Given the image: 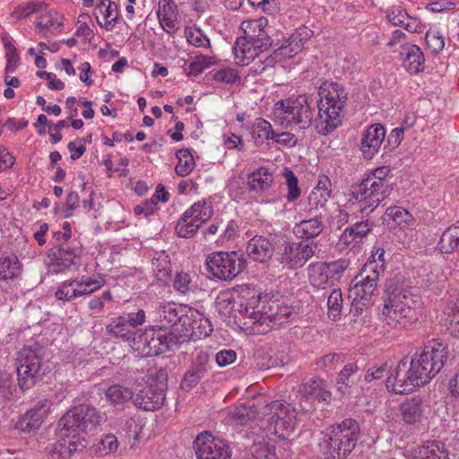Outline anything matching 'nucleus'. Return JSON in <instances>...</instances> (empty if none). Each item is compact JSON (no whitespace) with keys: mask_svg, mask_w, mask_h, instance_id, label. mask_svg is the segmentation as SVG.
<instances>
[{"mask_svg":"<svg viewBox=\"0 0 459 459\" xmlns=\"http://www.w3.org/2000/svg\"><path fill=\"white\" fill-rule=\"evenodd\" d=\"M219 300H233L234 304H238V310L240 314L254 319L253 324L259 327L264 320V313L266 311L265 306L263 305L259 309L261 292L248 284L240 285L234 289L232 294H222L219 297ZM235 305L232 306V308Z\"/></svg>","mask_w":459,"mask_h":459,"instance_id":"1a4fd4ad","label":"nucleus"},{"mask_svg":"<svg viewBox=\"0 0 459 459\" xmlns=\"http://www.w3.org/2000/svg\"><path fill=\"white\" fill-rule=\"evenodd\" d=\"M14 387L10 377L0 374V402L13 398Z\"/></svg>","mask_w":459,"mask_h":459,"instance_id":"69168bd1","label":"nucleus"},{"mask_svg":"<svg viewBox=\"0 0 459 459\" xmlns=\"http://www.w3.org/2000/svg\"><path fill=\"white\" fill-rule=\"evenodd\" d=\"M41 355L40 347H25L19 352L16 371L18 385L22 391L32 388L38 382L43 380L46 368Z\"/></svg>","mask_w":459,"mask_h":459,"instance_id":"6e6552de","label":"nucleus"},{"mask_svg":"<svg viewBox=\"0 0 459 459\" xmlns=\"http://www.w3.org/2000/svg\"><path fill=\"white\" fill-rule=\"evenodd\" d=\"M267 24L265 18L244 21L241 23L240 28L245 34V39H248L251 46L258 48L259 52L267 50L273 42L269 35L271 28H268Z\"/></svg>","mask_w":459,"mask_h":459,"instance_id":"a211bd4d","label":"nucleus"},{"mask_svg":"<svg viewBox=\"0 0 459 459\" xmlns=\"http://www.w3.org/2000/svg\"><path fill=\"white\" fill-rule=\"evenodd\" d=\"M376 290L377 287H374L372 282L368 285L367 283L355 284L351 290L354 295V301H356L357 304L359 301H369Z\"/></svg>","mask_w":459,"mask_h":459,"instance_id":"4d7b16f0","label":"nucleus"},{"mask_svg":"<svg viewBox=\"0 0 459 459\" xmlns=\"http://www.w3.org/2000/svg\"><path fill=\"white\" fill-rule=\"evenodd\" d=\"M314 255V250L307 241L289 242L284 246L280 262L289 269L301 267Z\"/></svg>","mask_w":459,"mask_h":459,"instance_id":"6ab92c4d","label":"nucleus"},{"mask_svg":"<svg viewBox=\"0 0 459 459\" xmlns=\"http://www.w3.org/2000/svg\"><path fill=\"white\" fill-rule=\"evenodd\" d=\"M388 22L394 26H403L410 18L406 10L401 6H392L385 11Z\"/></svg>","mask_w":459,"mask_h":459,"instance_id":"5fc2aeb1","label":"nucleus"},{"mask_svg":"<svg viewBox=\"0 0 459 459\" xmlns=\"http://www.w3.org/2000/svg\"><path fill=\"white\" fill-rule=\"evenodd\" d=\"M62 25V22L57 21V13L48 12V13L41 15L39 21L36 22L38 28L50 29L58 28Z\"/></svg>","mask_w":459,"mask_h":459,"instance_id":"338daca9","label":"nucleus"},{"mask_svg":"<svg viewBox=\"0 0 459 459\" xmlns=\"http://www.w3.org/2000/svg\"><path fill=\"white\" fill-rule=\"evenodd\" d=\"M105 395L112 405H121L130 400L134 401V394L131 389L119 384L109 386Z\"/></svg>","mask_w":459,"mask_h":459,"instance_id":"a19ab883","label":"nucleus"},{"mask_svg":"<svg viewBox=\"0 0 459 459\" xmlns=\"http://www.w3.org/2000/svg\"><path fill=\"white\" fill-rule=\"evenodd\" d=\"M359 367L356 362L346 364L336 379L337 391L342 394H350L353 385L352 376L357 373Z\"/></svg>","mask_w":459,"mask_h":459,"instance_id":"ea45409f","label":"nucleus"},{"mask_svg":"<svg viewBox=\"0 0 459 459\" xmlns=\"http://www.w3.org/2000/svg\"><path fill=\"white\" fill-rule=\"evenodd\" d=\"M330 180L328 178L319 180L317 186L314 188L308 196V204L311 208H323L331 195V190L328 189Z\"/></svg>","mask_w":459,"mask_h":459,"instance_id":"58836bf2","label":"nucleus"},{"mask_svg":"<svg viewBox=\"0 0 459 459\" xmlns=\"http://www.w3.org/2000/svg\"><path fill=\"white\" fill-rule=\"evenodd\" d=\"M393 189L377 184L376 179L366 178L361 182L351 185V196L354 201L361 203L360 212L368 215L390 195Z\"/></svg>","mask_w":459,"mask_h":459,"instance_id":"9d476101","label":"nucleus"},{"mask_svg":"<svg viewBox=\"0 0 459 459\" xmlns=\"http://www.w3.org/2000/svg\"><path fill=\"white\" fill-rule=\"evenodd\" d=\"M197 459H230V446L223 440L212 437L210 432L200 433L193 444Z\"/></svg>","mask_w":459,"mask_h":459,"instance_id":"dca6fc26","label":"nucleus"},{"mask_svg":"<svg viewBox=\"0 0 459 459\" xmlns=\"http://www.w3.org/2000/svg\"><path fill=\"white\" fill-rule=\"evenodd\" d=\"M385 137V130L379 124L372 125L366 130L360 145L361 152L366 159H371L378 152Z\"/></svg>","mask_w":459,"mask_h":459,"instance_id":"5701e85b","label":"nucleus"},{"mask_svg":"<svg viewBox=\"0 0 459 459\" xmlns=\"http://www.w3.org/2000/svg\"><path fill=\"white\" fill-rule=\"evenodd\" d=\"M206 265L214 277L230 281L246 268L247 258L237 251L216 252L208 256Z\"/></svg>","mask_w":459,"mask_h":459,"instance_id":"9b49d317","label":"nucleus"},{"mask_svg":"<svg viewBox=\"0 0 459 459\" xmlns=\"http://www.w3.org/2000/svg\"><path fill=\"white\" fill-rule=\"evenodd\" d=\"M371 225L368 220L357 222L352 227L345 230L344 237L348 238L349 236L351 238V240L358 241V239H361L369 232Z\"/></svg>","mask_w":459,"mask_h":459,"instance_id":"864d4df0","label":"nucleus"},{"mask_svg":"<svg viewBox=\"0 0 459 459\" xmlns=\"http://www.w3.org/2000/svg\"><path fill=\"white\" fill-rule=\"evenodd\" d=\"M273 183V174L264 167H260L248 174L247 177V186L250 192L264 193L272 186Z\"/></svg>","mask_w":459,"mask_h":459,"instance_id":"c756f323","label":"nucleus"},{"mask_svg":"<svg viewBox=\"0 0 459 459\" xmlns=\"http://www.w3.org/2000/svg\"><path fill=\"white\" fill-rule=\"evenodd\" d=\"M253 137L255 139L264 138L266 140L274 139L275 132L273 130L272 125L264 118H257L254 125Z\"/></svg>","mask_w":459,"mask_h":459,"instance_id":"3c124183","label":"nucleus"},{"mask_svg":"<svg viewBox=\"0 0 459 459\" xmlns=\"http://www.w3.org/2000/svg\"><path fill=\"white\" fill-rule=\"evenodd\" d=\"M46 450L49 459H70L65 443L62 438H59L56 443L50 444Z\"/></svg>","mask_w":459,"mask_h":459,"instance_id":"13d9d810","label":"nucleus"},{"mask_svg":"<svg viewBox=\"0 0 459 459\" xmlns=\"http://www.w3.org/2000/svg\"><path fill=\"white\" fill-rule=\"evenodd\" d=\"M103 284V281L94 280L92 278L82 280H70L63 281L55 292V297L58 300L72 301L76 298L89 295Z\"/></svg>","mask_w":459,"mask_h":459,"instance_id":"f3484780","label":"nucleus"},{"mask_svg":"<svg viewBox=\"0 0 459 459\" xmlns=\"http://www.w3.org/2000/svg\"><path fill=\"white\" fill-rule=\"evenodd\" d=\"M233 51L237 63L241 65H247L259 52L258 48L251 46L248 39H245V35L237 39Z\"/></svg>","mask_w":459,"mask_h":459,"instance_id":"72a5a7b5","label":"nucleus"},{"mask_svg":"<svg viewBox=\"0 0 459 459\" xmlns=\"http://www.w3.org/2000/svg\"><path fill=\"white\" fill-rule=\"evenodd\" d=\"M186 38L191 45L195 47H208L210 45L209 39L198 28H186Z\"/></svg>","mask_w":459,"mask_h":459,"instance_id":"6e6d98bb","label":"nucleus"},{"mask_svg":"<svg viewBox=\"0 0 459 459\" xmlns=\"http://www.w3.org/2000/svg\"><path fill=\"white\" fill-rule=\"evenodd\" d=\"M87 21H91V17L88 14H81L78 18V28L76 29L75 35L78 37H84L91 40L93 37L92 30L88 26Z\"/></svg>","mask_w":459,"mask_h":459,"instance_id":"774afa93","label":"nucleus"},{"mask_svg":"<svg viewBox=\"0 0 459 459\" xmlns=\"http://www.w3.org/2000/svg\"><path fill=\"white\" fill-rule=\"evenodd\" d=\"M160 322L159 328L160 330L175 327L178 324L183 326V318L186 315L182 314V308L175 303H168L159 307L157 311Z\"/></svg>","mask_w":459,"mask_h":459,"instance_id":"bb28decb","label":"nucleus"},{"mask_svg":"<svg viewBox=\"0 0 459 459\" xmlns=\"http://www.w3.org/2000/svg\"><path fill=\"white\" fill-rule=\"evenodd\" d=\"M292 315L293 309L290 307L281 306L276 302H273L264 313V320L260 331L265 333L275 327H281Z\"/></svg>","mask_w":459,"mask_h":459,"instance_id":"4be33fe9","label":"nucleus"},{"mask_svg":"<svg viewBox=\"0 0 459 459\" xmlns=\"http://www.w3.org/2000/svg\"><path fill=\"white\" fill-rule=\"evenodd\" d=\"M304 47V39L299 33H293L279 47L273 54L283 58H291L301 52Z\"/></svg>","mask_w":459,"mask_h":459,"instance_id":"4c0bfd02","label":"nucleus"},{"mask_svg":"<svg viewBox=\"0 0 459 459\" xmlns=\"http://www.w3.org/2000/svg\"><path fill=\"white\" fill-rule=\"evenodd\" d=\"M152 265L156 279L162 284H168L172 272L169 255L165 251L156 252Z\"/></svg>","mask_w":459,"mask_h":459,"instance_id":"2f4dec72","label":"nucleus"},{"mask_svg":"<svg viewBox=\"0 0 459 459\" xmlns=\"http://www.w3.org/2000/svg\"><path fill=\"white\" fill-rule=\"evenodd\" d=\"M349 265L350 261L347 259L314 264L309 266L310 283L322 290L332 287L342 278Z\"/></svg>","mask_w":459,"mask_h":459,"instance_id":"f8f14e48","label":"nucleus"},{"mask_svg":"<svg viewBox=\"0 0 459 459\" xmlns=\"http://www.w3.org/2000/svg\"><path fill=\"white\" fill-rule=\"evenodd\" d=\"M165 401L164 390L158 385H146L134 395V403L144 411L160 409Z\"/></svg>","mask_w":459,"mask_h":459,"instance_id":"412c9836","label":"nucleus"},{"mask_svg":"<svg viewBox=\"0 0 459 459\" xmlns=\"http://www.w3.org/2000/svg\"><path fill=\"white\" fill-rule=\"evenodd\" d=\"M400 412L406 424L420 422L423 415V400L420 396L407 399L400 405Z\"/></svg>","mask_w":459,"mask_h":459,"instance_id":"cd10ccee","label":"nucleus"},{"mask_svg":"<svg viewBox=\"0 0 459 459\" xmlns=\"http://www.w3.org/2000/svg\"><path fill=\"white\" fill-rule=\"evenodd\" d=\"M212 62L210 57L200 55L189 65V71L186 73L188 76H197L202 74L205 68H208Z\"/></svg>","mask_w":459,"mask_h":459,"instance_id":"052dcab7","label":"nucleus"},{"mask_svg":"<svg viewBox=\"0 0 459 459\" xmlns=\"http://www.w3.org/2000/svg\"><path fill=\"white\" fill-rule=\"evenodd\" d=\"M46 416L30 409L19 420L16 427L22 431L31 432L41 426Z\"/></svg>","mask_w":459,"mask_h":459,"instance_id":"a18cd8bd","label":"nucleus"},{"mask_svg":"<svg viewBox=\"0 0 459 459\" xmlns=\"http://www.w3.org/2000/svg\"><path fill=\"white\" fill-rule=\"evenodd\" d=\"M385 215L399 225L407 223V221L411 217L410 213L405 209L398 206L387 208Z\"/></svg>","mask_w":459,"mask_h":459,"instance_id":"0e129e2a","label":"nucleus"},{"mask_svg":"<svg viewBox=\"0 0 459 459\" xmlns=\"http://www.w3.org/2000/svg\"><path fill=\"white\" fill-rule=\"evenodd\" d=\"M177 5L173 0H160L157 15L160 25L167 32L177 30Z\"/></svg>","mask_w":459,"mask_h":459,"instance_id":"7c9ffc66","label":"nucleus"},{"mask_svg":"<svg viewBox=\"0 0 459 459\" xmlns=\"http://www.w3.org/2000/svg\"><path fill=\"white\" fill-rule=\"evenodd\" d=\"M449 356L448 345L440 339H432L425 342L411 360L423 385H426L441 371Z\"/></svg>","mask_w":459,"mask_h":459,"instance_id":"423d86ee","label":"nucleus"},{"mask_svg":"<svg viewBox=\"0 0 459 459\" xmlns=\"http://www.w3.org/2000/svg\"><path fill=\"white\" fill-rule=\"evenodd\" d=\"M425 39L428 48L433 54H438L445 47V39L437 32L427 31Z\"/></svg>","mask_w":459,"mask_h":459,"instance_id":"bf43d9fd","label":"nucleus"},{"mask_svg":"<svg viewBox=\"0 0 459 459\" xmlns=\"http://www.w3.org/2000/svg\"><path fill=\"white\" fill-rule=\"evenodd\" d=\"M377 267L378 265L376 261L368 263L363 272L355 278L357 281L355 284L367 283L368 285L372 282V285L377 287L379 280V271Z\"/></svg>","mask_w":459,"mask_h":459,"instance_id":"de8ad7c7","label":"nucleus"},{"mask_svg":"<svg viewBox=\"0 0 459 459\" xmlns=\"http://www.w3.org/2000/svg\"><path fill=\"white\" fill-rule=\"evenodd\" d=\"M385 294L382 314L387 325L405 328L408 324L417 320L420 300L411 291L399 287L390 290L389 287Z\"/></svg>","mask_w":459,"mask_h":459,"instance_id":"20e7f679","label":"nucleus"},{"mask_svg":"<svg viewBox=\"0 0 459 459\" xmlns=\"http://www.w3.org/2000/svg\"><path fill=\"white\" fill-rule=\"evenodd\" d=\"M438 247L444 254L459 251V221L444 231L440 238Z\"/></svg>","mask_w":459,"mask_h":459,"instance_id":"e433bc0d","label":"nucleus"},{"mask_svg":"<svg viewBox=\"0 0 459 459\" xmlns=\"http://www.w3.org/2000/svg\"><path fill=\"white\" fill-rule=\"evenodd\" d=\"M176 157L178 160L175 167V172L180 177L187 176L195 168L193 155L188 149H181L177 152Z\"/></svg>","mask_w":459,"mask_h":459,"instance_id":"49530a36","label":"nucleus"},{"mask_svg":"<svg viewBox=\"0 0 459 459\" xmlns=\"http://www.w3.org/2000/svg\"><path fill=\"white\" fill-rule=\"evenodd\" d=\"M342 294L340 289L332 290L327 299L328 316L335 319L341 315L342 307Z\"/></svg>","mask_w":459,"mask_h":459,"instance_id":"8fccbe9b","label":"nucleus"},{"mask_svg":"<svg viewBox=\"0 0 459 459\" xmlns=\"http://www.w3.org/2000/svg\"><path fill=\"white\" fill-rule=\"evenodd\" d=\"M247 254L254 261L265 263L273 255V245L264 236H254L247 245Z\"/></svg>","mask_w":459,"mask_h":459,"instance_id":"b1692460","label":"nucleus"},{"mask_svg":"<svg viewBox=\"0 0 459 459\" xmlns=\"http://www.w3.org/2000/svg\"><path fill=\"white\" fill-rule=\"evenodd\" d=\"M401 55L403 56V67L411 74H418L424 70V55L421 49L417 45H403Z\"/></svg>","mask_w":459,"mask_h":459,"instance_id":"393cba45","label":"nucleus"},{"mask_svg":"<svg viewBox=\"0 0 459 459\" xmlns=\"http://www.w3.org/2000/svg\"><path fill=\"white\" fill-rule=\"evenodd\" d=\"M183 327L191 336L201 338L209 336L212 329L209 320L203 317L198 311H190L183 318Z\"/></svg>","mask_w":459,"mask_h":459,"instance_id":"a878e982","label":"nucleus"},{"mask_svg":"<svg viewBox=\"0 0 459 459\" xmlns=\"http://www.w3.org/2000/svg\"><path fill=\"white\" fill-rule=\"evenodd\" d=\"M21 264L16 255L0 260V280H13L21 274Z\"/></svg>","mask_w":459,"mask_h":459,"instance_id":"79ce46f5","label":"nucleus"},{"mask_svg":"<svg viewBox=\"0 0 459 459\" xmlns=\"http://www.w3.org/2000/svg\"><path fill=\"white\" fill-rule=\"evenodd\" d=\"M318 95L315 128L319 134L325 135L341 125V113L348 101V91L337 82L325 81L318 88Z\"/></svg>","mask_w":459,"mask_h":459,"instance_id":"f03ea898","label":"nucleus"},{"mask_svg":"<svg viewBox=\"0 0 459 459\" xmlns=\"http://www.w3.org/2000/svg\"><path fill=\"white\" fill-rule=\"evenodd\" d=\"M359 435L358 421L351 418L345 419L328 429L319 443L320 452L325 459H345L355 448Z\"/></svg>","mask_w":459,"mask_h":459,"instance_id":"7ed1b4c3","label":"nucleus"},{"mask_svg":"<svg viewBox=\"0 0 459 459\" xmlns=\"http://www.w3.org/2000/svg\"><path fill=\"white\" fill-rule=\"evenodd\" d=\"M342 355L340 353H329L316 361V365L320 369H333L336 365L342 361Z\"/></svg>","mask_w":459,"mask_h":459,"instance_id":"680f3d73","label":"nucleus"},{"mask_svg":"<svg viewBox=\"0 0 459 459\" xmlns=\"http://www.w3.org/2000/svg\"><path fill=\"white\" fill-rule=\"evenodd\" d=\"M124 316L115 318L110 324L106 326V331L108 334L122 339L124 342L136 344L140 333H138L132 327H129L126 323Z\"/></svg>","mask_w":459,"mask_h":459,"instance_id":"c85d7f7f","label":"nucleus"},{"mask_svg":"<svg viewBox=\"0 0 459 459\" xmlns=\"http://www.w3.org/2000/svg\"><path fill=\"white\" fill-rule=\"evenodd\" d=\"M258 415V410L254 403H244L231 411V417L240 425H247Z\"/></svg>","mask_w":459,"mask_h":459,"instance_id":"37998d69","label":"nucleus"},{"mask_svg":"<svg viewBox=\"0 0 459 459\" xmlns=\"http://www.w3.org/2000/svg\"><path fill=\"white\" fill-rule=\"evenodd\" d=\"M213 79L217 82L227 84H234L240 80L238 72L235 69H221L213 74Z\"/></svg>","mask_w":459,"mask_h":459,"instance_id":"e2e57ef3","label":"nucleus"},{"mask_svg":"<svg viewBox=\"0 0 459 459\" xmlns=\"http://www.w3.org/2000/svg\"><path fill=\"white\" fill-rule=\"evenodd\" d=\"M283 176L286 179L288 186V194L286 198L288 201L292 202L297 200L300 196V189L298 186V178L294 172L289 169H285Z\"/></svg>","mask_w":459,"mask_h":459,"instance_id":"603ef678","label":"nucleus"},{"mask_svg":"<svg viewBox=\"0 0 459 459\" xmlns=\"http://www.w3.org/2000/svg\"><path fill=\"white\" fill-rule=\"evenodd\" d=\"M414 459H448V453L442 442L429 440L416 450Z\"/></svg>","mask_w":459,"mask_h":459,"instance_id":"473e14b6","label":"nucleus"},{"mask_svg":"<svg viewBox=\"0 0 459 459\" xmlns=\"http://www.w3.org/2000/svg\"><path fill=\"white\" fill-rule=\"evenodd\" d=\"M325 384V381L319 377L309 379L307 382L300 385L297 392V397L302 395L305 398H316L317 394Z\"/></svg>","mask_w":459,"mask_h":459,"instance_id":"09e8293b","label":"nucleus"},{"mask_svg":"<svg viewBox=\"0 0 459 459\" xmlns=\"http://www.w3.org/2000/svg\"><path fill=\"white\" fill-rule=\"evenodd\" d=\"M239 459H277L270 446L262 442L254 443Z\"/></svg>","mask_w":459,"mask_h":459,"instance_id":"c03bdc74","label":"nucleus"},{"mask_svg":"<svg viewBox=\"0 0 459 459\" xmlns=\"http://www.w3.org/2000/svg\"><path fill=\"white\" fill-rule=\"evenodd\" d=\"M296 420L290 403L273 401L264 407V415L259 422L260 428L267 434L287 440L296 429Z\"/></svg>","mask_w":459,"mask_h":459,"instance_id":"0eeeda50","label":"nucleus"},{"mask_svg":"<svg viewBox=\"0 0 459 459\" xmlns=\"http://www.w3.org/2000/svg\"><path fill=\"white\" fill-rule=\"evenodd\" d=\"M212 214V207L204 201L195 203L178 220L175 228L178 236L185 238L193 237Z\"/></svg>","mask_w":459,"mask_h":459,"instance_id":"ddd939ff","label":"nucleus"},{"mask_svg":"<svg viewBox=\"0 0 459 459\" xmlns=\"http://www.w3.org/2000/svg\"><path fill=\"white\" fill-rule=\"evenodd\" d=\"M325 226L321 216L316 215L314 218L303 220L295 226L294 232L301 238H313L317 237L324 230Z\"/></svg>","mask_w":459,"mask_h":459,"instance_id":"f704fd0d","label":"nucleus"},{"mask_svg":"<svg viewBox=\"0 0 459 459\" xmlns=\"http://www.w3.org/2000/svg\"><path fill=\"white\" fill-rule=\"evenodd\" d=\"M313 99L306 94H300L278 100L274 105L273 116L274 122L284 127L295 125L304 130L315 123Z\"/></svg>","mask_w":459,"mask_h":459,"instance_id":"39448f33","label":"nucleus"},{"mask_svg":"<svg viewBox=\"0 0 459 459\" xmlns=\"http://www.w3.org/2000/svg\"><path fill=\"white\" fill-rule=\"evenodd\" d=\"M53 256L54 265L58 267V271H64L71 265L76 264L79 260L76 249L71 247L67 243H61Z\"/></svg>","mask_w":459,"mask_h":459,"instance_id":"c9c22d12","label":"nucleus"},{"mask_svg":"<svg viewBox=\"0 0 459 459\" xmlns=\"http://www.w3.org/2000/svg\"><path fill=\"white\" fill-rule=\"evenodd\" d=\"M386 385L392 386L396 394H405L415 386L424 385L411 360L408 365L407 359H403L398 362L394 373L387 377Z\"/></svg>","mask_w":459,"mask_h":459,"instance_id":"2eb2a0df","label":"nucleus"},{"mask_svg":"<svg viewBox=\"0 0 459 459\" xmlns=\"http://www.w3.org/2000/svg\"><path fill=\"white\" fill-rule=\"evenodd\" d=\"M106 420L105 413L87 404L74 406L59 419L56 432L65 441L69 458L80 455L87 448L85 434Z\"/></svg>","mask_w":459,"mask_h":459,"instance_id":"f257e3e1","label":"nucleus"},{"mask_svg":"<svg viewBox=\"0 0 459 459\" xmlns=\"http://www.w3.org/2000/svg\"><path fill=\"white\" fill-rule=\"evenodd\" d=\"M176 336L173 333H163L161 330L151 329L140 333L134 346L143 356L154 357L169 351L176 345Z\"/></svg>","mask_w":459,"mask_h":459,"instance_id":"4468645a","label":"nucleus"},{"mask_svg":"<svg viewBox=\"0 0 459 459\" xmlns=\"http://www.w3.org/2000/svg\"><path fill=\"white\" fill-rule=\"evenodd\" d=\"M212 368L211 359L207 352L200 351L193 359L181 381V388L190 391L208 374Z\"/></svg>","mask_w":459,"mask_h":459,"instance_id":"aec40b11","label":"nucleus"}]
</instances>
